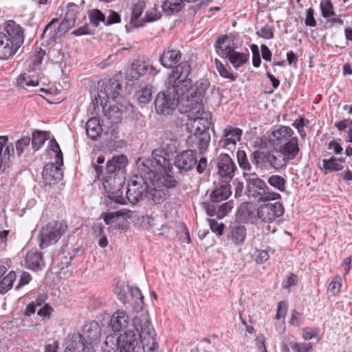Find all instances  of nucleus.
I'll return each instance as SVG.
<instances>
[{"label": "nucleus", "mask_w": 352, "mask_h": 352, "mask_svg": "<svg viewBox=\"0 0 352 352\" xmlns=\"http://www.w3.org/2000/svg\"><path fill=\"white\" fill-rule=\"evenodd\" d=\"M102 128L97 118H90L86 123V133L92 140H96L101 135Z\"/></svg>", "instance_id": "33"}, {"label": "nucleus", "mask_w": 352, "mask_h": 352, "mask_svg": "<svg viewBox=\"0 0 352 352\" xmlns=\"http://www.w3.org/2000/svg\"><path fill=\"white\" fill-rule=\"evenodd\" d=\"M80 342V339L70 341L65 352H96L95 348L90 345H83Z\"/></svg>", "instance_id": "39"}, {"label": "nucleus", "mask_w": 352, "mask_h": 352, "mask_svg": "<svg viewBox=\"0 0 352 352\" xmlns=\"http://www.w3.org/2000/svg\"><path fill=\"white\" fill-rule=\"evenodd\" d=\"M30 138L25 136L18 140L15 143L16 151L19 156H21L24 150L28 148L30 144Z\"/></svg>", "instance_id": "50"}, {"label": "nucleus", "mask_w": 352, "mask_h": 352, "mask_svg": "<svg viewBox=\"0 0 352 352\" xmlns=\"http://www.w3.org/2000/svg\"><path fill=\"white\" fill-rule=\"evenodd\" d=\"M201 108V104H198V110L197 111L199 116L194 118V125L195 127V131H197L201 133L207 132L209 133V129L211 125V114L208 112H201L200 113V109Z\"/></svg>", "instance_id": "27"}, {"label": "nucleus", "mask_w": 352, "mask_h": 352, "mask_svg": "<svg viewBox=\"0 0 352 352\" xmlns=\"http://www.w3.org/2000/svg\"><path fill=\"white\" fill-rule=\"evenodd\" d=\"M184 0H166L164 1L162 8L164 13L171 15L179 12L184 6Z\"/></svg>", "instance_id": "37"}, {"label": "nucleus", "mask_w": 352, "mask_h": 352, "mask_svg": "<svg viewBox=\"0 0 352 352\" xmlns=\"http://www.w3.org/2000/svg\"><path fill=\"white\" fill-rule=\"evenodd\" d=\"M127 291L130 292L129 300H131V304L135 312H140L142 310L144 306V296L140 289L137 287L126 286Z\"/></svg>", "instance_id": "31"}, {"label": "nucleus", "mask_w": 352, "mask_h": 352, "mask_svg": "<svg viewBox=\"0 0 352 352\" xmlns=\"http://www.w3.org/2000/svg\"><path fill=\"white\" fill-rule=\"evenodd\" d=\"M45 54V51L41 47L36 49L34 55L32 58V63L34 66H38L41 64L43 58Z\"/></svg>", "instance_id": "61"}, {"label": "nucleus", "mask_w": 352, "mask_h": 352, "mask_svg": "<svg viewBox=\"0 0 352 352\" xmlns=\"http://www.w3.org/2000/svg\"><path fill=\"white\" fill-rule=\"evenodd\" d=\"M25 263L28 268L35 272L42 270L45 266L43 253L38 250H31L26 253Z\"/></svg>", "instance_id": "22"}, {"label": "nucleus", "mask_w": 352, "mask_h": 352, "mask_svg": "<svg viewBox=\"0 0 352 352\" xmlns=\"http://www.w3.org/2000/svg\"><path fill=\"white\" fill-rule=\"evenodd\" d=\"M231 186L228 181L219 180L214 182V188L210 194L212 203H219L226 200L231 195Z\"/></svg>", "instance_id": "18"}, {"label": "nucleus", "mask_w": 352, "mask_h": 352, "mask_svg": "<svg viewBox=\"0 0 352 352\" xmlns=\"http://www.w3.org/2000/svg\"><path fill=\"white\" fill-rule=\"evenodd\" d=\"M314 11L312 8H309L307 10L305 25L309 27H315L316 25V21L314 16Z\"/></svg>", "instance_id": "63"}, {"label": "nucleus", "mask_w": 352, "mask_h": 352, "mask_svg": "<svg viewBox=\"0 0 352 352\" xmlns=\"http://www.w3.org/2000/svg\"><path fill=\"white\" fill-rule=\"evenodd\" d=\"M293 135L294 131L289 126H280L278 129L272 131L270 141L274 145L279 146L293 138Z\"/></svg>", "instance_id": "26"}, {"label": "nucleus", "mask_w": 352, "mask_h": 352, "mask_svg": "<svg viewBox=\"0 0 352 352\" xmlns=\"http://www.w3.org/2000/svg\"><path fill=\"white\" fill-rule=\"evenodd\" d=\"M289 346L291 349L295 352H309L313 348V344L311 342H290Z\"/></svg>", "instance_id": "47"}, {"label": "nucleus", "mask_w": 352, "mask_h": 352, "mask_svg": "<svg viewBox=\"0 0 352 352\" xmlns=\"http://www.w3.org/2000/svg\"><path fill=\"white\" fill-rule=\"evenodd\" d=\"M17 84L20 87L25 88L26 87H36L38 85V82L37 80L30 79L29 76H27L25 74H23L20 75L18 78Z\"/></svg>", "instance_id": "53"}, {"label": "nucleus", "mask_w": 352, "mask_h": 352, "mask_svg": "<svg viewBox=\"0 0 352 352\" xmlns=\"http://www.w3.org/2000/svg\"><path fill=\"white\" fill-rule=\"evenodd\" d=\"M79 7L74 3H69L67 6V10L65 13V17L69 19L70 21H74L76 22V14L78 12Z\"/></svg>", "instance_id": "58"}, {"label": "nucleus", "mask_w": 352, "mask_h": 352, "mask_svg": "<svg viewBox=\"0 0 352 352\" xmlns=\"http://www.w3.org/2000/svg\"><path fill=\"white\" fill-rule=\"evenodd\" d=\"M320 10L324 18H328L335 14L333 6L330 0L322 1L320 2Z\"/></svg>", "instance_id": "49"}, {"label": "nucleus", "mask_w": 352, "mask_h": 352, "mask_svg": "<svg viewBox=\"0 0 352 352\" xmlns=\"http://www.w3.org/2000/svg\"><path fill=\"white\" fill-rule=\"evenodd\" d=\"M161 13L156 9H151L148 10L143 19L142 22L145 24L146 22H153L160 19Z\"/></svg>", "instance_id": "55"}, {"label": "nucleus", "mask_w": 352, "mask_h": 352, "mask_svg": "<svg viewBox=\"0 0 352 352\" xmlns=\"http://www.w3.org/2000/svg\"><path fill=\"white\" fill-rule=\"evenodd\" d=\"M208 221L211 230L217 236H221L223 233L225 225L223 223H218L215 219H208Z\"/></svg>", "instance_id": "54"}, {"label": "nucleus", "mask_w": 352, "mask_h": 352, "mask_svg": "<svg viewBox=\"0 0 352 352\" xmlns=\"http://www.w3.org/2000/svg\"><path fill=\"white\" fill-rule=\"evenodd\" d=\"M233 208V202L232 201H227L219 206L217 212L218 218H223Z\"/></svg>", "instance_id": "56"}, {"label": "nucleus", "mask_w": 352, "mask_h": 352, "mask_svg": "<svg viewBox=\"0 0 352 352\" xmlns=\"http://www.w3.org/2000/svg\"><path fill=\"white\" fill-rule=\"evenodd\" d=\"M245 194L260 201L276 200L280 198L278 193L270 192L265 182L257 177L246 178Z\"/></svg>", "instance_id": "8"}, {"label": "nucleus", "mask_w": 352, "mask_h": 352, "mask_svg": "<svg viewBox=\"0 0 352 352\" xmlns=\"http://www.w3.org/2000/svg\"><path fill=\"white\" fill-rule=\"evenodd\" d=\"M258 219L257 209L248 202H243L240 204L236 212V220L241 223H254Z\"/></svg>", "instance_id": "14"}, {"label": "nucleus", "mask_w": 352, "mask_h": 352, "mask_svg": "<svg viewBox=\"0 0 352 352\" xmlns=\"http://www.w3.org/2000/svg\"><path fill=\"white\" fill-rule=\"evenodd\" d=\"M201 206L209 217H213L216 214V207L214 203L208 201L202 202Z\"/></svg>", "instance_id": "64"}, {"label": "nucleus", "mask_w": 352, "mask_h": 352, "mask_svg": "<svg viewBox=\"0 0 352 352\" xmlns=\"http://www.w3.org/2000/svg\"><path fill=\"white\" fill-rule=\"evenodd\" d=\"M101 336V328L98 322L91 320L84 325L81 333L74 334L70 341L80 339V342L83 345H90L95 348Z\"/></svg>", "instance_id": "11"}, {"label": "nucleus", "mask_w": 352, "mask_h": 352, "mask_svg": "<svg viewBox=\"0 0 352 352\" xmlns=\"http://www.w3.org/2000/svg\"><path fill=\"white\" fill-rule=\"evenodd\" d=\"M104 157L103 155H100L97 157L96 161H92V166L95 171V177L98 179H100L104 173L103 166L102 164L104 162Z\"/></svg>", "instance_id": "48"}, {"label": "nucleus", "mask_w": 352, "mask_h": 352, "mask_svg": "<svg viewBox=\"0 0 352 352\" xmlns=\"http://www.w3.org/2000/svg\"><path fill=\"white\" fill-rule=\"evenodd\" d=\"M4 35L13 43L21 47L24 42V29L14 20L6 21L4 27Z\"/></svg>", "instance_id": "17"}, {"label": "nucleus", "mask_w": 352, "mask_h": 352, "mask_svg": "<svg viewBox=\"0 0 352 352\" xmlns=\"http://www.w3.org/2000/svg\"><path fill=\"white\" fill-rule=\"evenodd\" d=\"M122 90L121 83L114 79L102 80L98 82L97 96H95L96 103L100 105L109 100H116L119 97Z\"/></svg>", "instance_id": "10"}, {"label": "nucleus", "mask_w": 352, "mask_h": 352, "mask_svg": "<svg viewBox=\"0 0 352 352\" xmlns=\"http://www.w3.org/2000/svg\"><path fill=\"white\" fill-rule=\"evenodd\" d=\"M155 151L161 152L160 155L166 160L167 164L160 167V165L155 164V163L154 162L152 163V166H151L152 168H150V170L153 172L155 177H151L152 179L151 184L152 186L163 188L168 191L169 188H175L177 182L173 175L165 173L166 168H168L170 166L168 155L162 149H155Z\"/></svg>", "instance_id": "7"}, {"label": "nucleus", "mask_w": 352, "mask_h": 352, "mask_svg": "<svg viewBox=\"0 0 352 352\" xmlns=\"http://www.w3.org/2000/svg\"><path fill=\"white\" fill-rule=\"evenodd\" d=\"M283 213L284 207L280 202L264 204L257 208L258 219L267 223L272 222Z\"/></svg>", "instance_id": "12"}, {"label": "nucleus", "mask_w": 352, "mask_h": 352, "mask_svg": "<svg viewBox=\"0 0 352 352\" xmlns=\"http://www.w3.org/2000/svg\"><path fill=\"white\" fill-rule=\"evenodd\" d=\"M216 52L221 57L228 58L235 68H239L245 64L249 58V54L236 52L226 34L219 36L214 43Z\"/></svg>", "instance_id": "6"}, {"label": "nucleus", "mask_w": 352, "mask_h": 352, "mask_svg": "<svg viewBox=\"0 0 352 352\" xmlns=\"http://www.w3.org/2000/svg\"><path fill=\"white\" fill-rule=\"evenodd\" d=\"M215 65L219 75L226 79L233 82L236 79V76L230 72V68L228 69L219 60L215 59Z\"/></svg>", "instance_id": "44"}, {"label": "nucleus", "mask_w": 352, "mask_h": 352, "mask_svg": "<svg viewBox=\"0 0 352 352\" xmlns=\"http://www.w3.org/2000/svg\"><path fill=\"white\" fill-rule=\"evenodd\" d=\"M210 141V135L209 133H201L195 130V133L190 135L186 140V145L192 151L197 148L200 153L204 151Z\"/></svg>", "instance_id": "16"}, {"label": "nucleus", "mask_w": 352, "mask_h": 352, "mask_svg": "<svg viewBox=\"0 0 352 352\" xmlns=\"http://www.w3.org/2000/svg\"><path fill=\"white\" fill-rule=\"evenodd\" d=\"M174 165L180 174H184L192 170L195 166L196 167L197 172L201 174L205 171L208 163L207 159L205 157H201L198 161L197 151L188 149L176 155Z\"/></svg>", "instance_id": "5"}, {"label": "nucleus", "mask_w": 352, "mask_h": 352, "mask_svg": "<svg viewBox=\"0 0 352 352\" xmlns=\"http://www.w3.org/2000/svg\"><path fill=\"white\" fill-rule=\"evenodd\" d=\"M182 53L180 50L176 49L167 48L164 50L160 57L161 65L167 69H173L177 67L176 64L180 60Z\"/></svg>", "instance_id": "23"}, {"label": "nucleus", "mask_w": 352, "mask_h": 352, "mask_svg": "<svg viewBox=\"0 0 352 352\" xmlns=\"http://www.w3.org/2000/svg\"><path fill=\"white\" fill-rule=\"evenodd\" d=\"M128 159L124 155L113 156L106 164L105 170L102 176V184L110 198L116 203L124 204V184L126 177V166Z\"/></svg>", "instance_id": "3"}, {"label": "nucleus", "mask_w": 352, "mask_h": 352, "mask_svg": "<svg viewBox=\"0 0 352 352\" xmlns=\"http://www.w3.org/2000/svg\"><path fill=\"white\" fill-rule=\"evenodd\" d=\"M114 292L122 303L125 305L130 302L129 296L127 295V289H126L124 285L117 284L114 288Z\"/></svg>", "instance_id": "45"}, {"label": "nucleus", "mask_w": 352, "mask_h": 352, "mask_svg": "<svg viewBox=\"0 0 352 352\" xmlns=\"http://www.w3.org/2000/svg\"><path fill=\"white\" fill-rule=\"evenodd\" d=\"M217 166L220 180L230 182L237 168L230 155L226 153L221 154L217 158Z\"/></svg>", "instance_id": "13"}, {"label": "nucleus", "mask_w": 352, "mask_h": 352, "mask_svg": "<svg viewBox=\"0 0 352 352\" xmlns=\"http://www.w3.org/2000/svg\"><path fill=\"white\" fill-rule=\"evenodd\" d=\"M102 107L104 117L110 122L111 124H118L122 121V111L117 106H109L108 111H106L107 103H104Z\"/></svg>", "instance_id": "35"}, {"label": "nucleus", "mask_w": 352, "mask_h": 352, "mask_svg": "<svg viewBox=\"0 0 352 352\" xmlns=\"http://www.w3.org/2000/svg\"><path fill=\"white\" fill-rule=\"evenodd\" d=\"M45 131H36L32 133V145L34 151L38 150L47 140Z\"/></svg>", "instance_id": "43"}, {"label": "nucleus", "mask_w": 352, "mask_h": 352, "mask_svg": "<svg viewBox=\"0 0 352 352\" xmlns=\"http://www.w3.org/2000/svg\"><path fill=\"white\" fill-rule=\"evenodd\" d=\"M341 277L340 275H336L333 280L329 283L327 289L331 292L333 295L338 294L341 289Z\"/></svg>", "instance_id": "52"}, {"label": "nucleus", "mask_w": 352, "mask_h": 352, "mask_svg": "<svg viewBox=\"0 0 352 352\" xmlns=\"http://www.w3.org/2000/svg\"><path fill=\"white\" fill-rule=\"evenodd\" d=\"M16 278V273L10 271L6 276L0 280V294H4L8 292L13 286V283Z\"/></svg>", "instance_id": "38"}, {"label": "nucleus", "mask_w": 352, "mask_h": 352, "mask_svg": "<svg viewBox=\"0 0 352 352\" xmlns=\"http://www.w3.org/2000/svg\"><path fill=\"white\" fill-rule=\"evenodd\" d=\"M129 323V316L122 309H118L115 311L109 323V326L114 332L120 331L125 329Z\"/></svg>", "instance_id": "25"}, {"label": "nucleus", "mask_w": 352, "mask_h": 352, "mask_svg": "<svg viewBox=\"0 0 352 352\" xmlns=\"http://www.w3.org/2000/svg\"><path fill=\"white\" fill-rule=\"evenodd\" d=\"M88 16L91 25L95 28L98 27L100 22L105 23V15L98 9L89 10Z\"/></svg>", "instance_id": "40"}, {"label": "nucleus", "mask_w": 352, "mask_h": 352, "mask_svg": "<svg viewBox=\"0 0 352 352\" xmlns=\"http://www.w3.org/2000/svg\"><path fill=\"white\" fill-rule=\"evenodd\" d=\"M267 183L280 192L285 190L286 180L282 176L272 175L268 177Z\"/></svg>", "instance_id": "41"}, {"label": "nucleus", "mask_w": 352, "mask_h": 352, "mask_svg": "<svg viewBox=\"0 0 352 352\" xmlns=\"http://www.w3.org/2000/svg\"><path fill=\"white\" fill-rule=\"evenodd\" d=\"M250 160L256 168L267 170L274 168L278 170L286 166L285 160L277 149L270 151L256 150L252 153Z\"/></svg>", "instance_id": "4"}, {"label": "nucleus", "mask_w": 352, "mask_h": 352, "mask_svg": "<svg viewBox=\"0 0 352 352\" xmlns=\"http://www.w3.org/2000/svg\"><path fill=\"white\" fill-rule=\"evenodd\" d=\"M50 147L54 153H56V163L58 166H61L63 164V157L61 152L59 144L55 139H52L50 141Z\"/></svg>", "instance_id": "51"}, {"label": "nucleus", "mask_w": 352, "mask_h": 352, "mask_svg": "<svg viewBox=\"0 0 352 352\" xmlns=\"http://www.w3.org/2000/svg\"><path fill=\"white\" fill-rule=\"evenodd\" d=\"M138 101L140 104H146L152 98L151 89L149 87H145L140 91L136 93Z\"/></svg>", "instance_id": "46"}, {"label": "nucleus", "mask_w": 352, "mask_h": 352, "mask_svg": "<svg viewBox=\"0 0 352 352\" xmlns=\"http://www.w3.org/2000/svg\"><path fill=\"white\" fill-rule=\"evenodd\" d=\"M247 230L244 226L238 225L230 228L227 234V238L229 241L236 246L242 245L245 240Z\"/></svg>", "instance_id": "28"}, {"label": "nucleus", "mask_w": 352, "mask_h": 352, "mask_svg": "<svg viewBox=\"0 0 352 352\" xmlns=\"http://www.w3.org/2000/svg\"><path fill=\"white\" fill-rule=\"evenodd\" d=\"M147 190L146 199L152 204H158L165 200L168 195V191L161 187L152 186Z\"/></svg>", "instance_id": "29"}, {"label": "nucleus", "mask_w": 352, "mask_h": 352, "mask_svg": "<svg viewBox=\"0 0 352 352\" xmlns=\"http://www.w3.org/2000/svg\"><path fill=\"white\" fill-rule=\"evenodd\" d=\"M144 8L145 3L143 1H139L133 6L130 21L131 23L135 28L144 26V23L142 22V20L140 21V23L138 21L139 17L142 15Z\"/></svg>", "instance_id": "36"}, {"label": "nucleus", "mask_w": 352, "mask_h": 352, "mask_svg": "<svg viewBox=\"0 0 352 352\" xmlns=\"http://www.w3.org/2000/svg\"><path fill=\"white\" fill-rule=\"evenodd\" d=\"M94 33V30H91L90 28V25L89 23H85V25L79 27L78 28L74 30L72 34L74 36H82V35H91Z\"/></svg>", "instance_id": "57"}, {"label": "nucleus", "mask_w": 352, "mask_h": 352, "mask_svg": "<svg viewBox=\"0 0 352 352\" xmlns=\"http://www.w3.org/2000/svg\"><path fill=\"white\" fill-rule=\"evenodd\" d=\"M19 48L20 47L4 35V32H0V59L8 60L13 56Z\"/></svg>", "instance_id": "24"}, {"label": "nucleus", "mask_w": 352, "mask_h": 352, "mask_svg": "<svg viewBox=\"0 0 352 352\" xmlns=\"http://www.w3.org/2000/svg\"><path fill=\"white\" fill-rule=\"evenodd\" d=\"M42 177L45 185L52 186L62 179L63 172L58 166L47 164L43 168Z\"/></svg>", "instance_id": "21"}, {"label": "nucleus", "mask_w": 352, "mask_h": 352, "mask_svg": "<svg viewBox=\"0 0 352 352\" xmlns=\"http://www.w3.org/2000/svg\"><path fill=\"white\" fill-rule=\"evenodd\" d=\"M236 158L238 161V164L241 169H243L245 173V176L246 175H250V173H247L248 171H250L252 169L251 165L248 161L247 157V155L244 151L239 150L236 152Z\"/></svg>", "instance_id": "42"}, {"label": "nucleus", "mask_w": 352, "mask_h": 352, "mask_svg": "<svg viewBox=\"0 0 352 352\" xmlns=\"http://www.w3.org/2000/svg\"><path fill=\"white\" fill-rule=\"evenodd\" d=\"M255 256H256L255 261H256V263H258V264H262V263H265L270 258L268 252L266 250H256Z\"/></svg>", "instance_id": "62"}, {"label": "nucleus", "mask_w": 352, "mask_h": 352, "mask_svg": "<svg viewBox=\"0 0 352 352\" xmlns=\"http://www.w3.org/2000/svg\"><path fill=\"white\" fill-rule=\"evenodd\" d=\"M160 153V151H153L151 159H144L142 162L139 160L137 162L138 173L131 179L126 192V197L130 203L135 204L146 199L152 181L151 177H155L153 172L150 170L152 168V163L154 162L160 167L167 164L166 160L158 155Z\"/></svg>", "instance_id": "2"}, {"label": "nucleus", "mask_w": 352, "mask_h": 352, "mask_svg": "<svg viewBox=\"0 0 352 352\" xmlns=\"http://www.w3.org/2000/svg\"><path fill=\"white\" fill-rule=\"evenodd\" d=\"M279 154L285 160L286 164L289 160H294L299 153L298 140L296 137H293L288 141L278 146Z\"/></svg>", "instance_id": "19"}, {"label": "nucleus", "mask_w": 352, "mask_h": 352, "mask_svg": "<svg viewBox=\"0 0 352 352\" xmlns=\"http://www.w3.org/2000/svg\"><path fill=\"white\" fill-rule=\"evenodd\" d=\"M256 34L261 38L265 39H272L274 38V32L272 28L268 25H265L262 27L258 31L256 32Z\"/></svg>", "instance_id": "59"}, {"label": "nucleus", "mask_w": 352, "mask_h": 352, "mask_svg": "<svg viewBox=\"0 0 352 352\" xmlns=\"http://www.w3.org/2000/svg\"><path fill=\"white\" fill-rule=\"evenodd\" d=\"M343 157H331L329 159L322 160V166L324 169V173L327 174L330 172L339 171L343 169L342 163L344 162Z\"/></svg>", "instance_id": "34"}, {"label": "nucleus", "mask_w": 352, "mask_h": 352, "mask_svg": "<svg viewBox=\"0 0 352 352\" xmlns=\"http://www.w3.org/2000/svg\"><path fill=\"white\" fill-rule=\"evenodd\" d=\"M302 337L305 340H309L317 336L318 329L317 328L305 327L303 328Z\"/></svg>", "instance_id": "60"}, {"label": "nucleus", "mask_w": 352, "mask_h": 352, "mask_svg": "<svg viewBox=\"0 0 352 352\" xmlns=\"http://www.w3.org/2000/svg\"><path fill=\"white\" fill-rule=\"evenodd\" d=\"M190 72L191 67L188 61L181 62L172 70L166 83V89L157 95L154 102L157 114L170 115L180 100L188 99V90L192 85V79L188 77Z\"/></svg>", "instance_id": "1"}, {"label": "nucleus", "mask_w": 352, "mask_h": 352, "mask_svg": "<svg viewBox=\"0 0 352 352\" xmlns=\"http://www.w3.org/2000/svg\"><path fill=\"white\" fill-rule=\"evenodd\" d=\"M209 85L210 82L206 78H201L197 80L193 87L192 84L191 85V87L189 89L188 91L190 89L192 91L190 94L191 98H194V101L196 102V104H198V100H201L205 95Z\"/></svg>", "instance_id": "32"}, {"label": "nucleus", "mask_w": 352, "mask_h": 352, "mask_svg": "<svg viewBox=\"0 0 352 352\" xmlns=\"http://www.w3.org/2000/svg\"><path fill=\"white\" fill-rule=\"evenodd\" d=\"M148 70L151 73L155 69L153 66L148 65L147 63L136 60L131 65L129 75L132 78L138 79L140 76L145 74Z\"/></svg>", "instance_id": "30"}, {"label": "nucleus", "mask_w": 352, "mask_h": 352, "mask_svg": "<svg viewBox=\"0 0 352 352\" xmlns=\"http://www.w3.org/2000/svg\"><path fill=\"white\" fill-rule=\"evenodd\" d=\"M67 226L63 222H50L43 227L38 234L39 247L45 249L56 243L65 233Z\"/></svg>", "instance_id": "9"}, {"label": "nucleus", "mask_w": 352, "mask_h": 352, "mask_svg": "<svg viewBox=\"0 0 352 352\" xmlns=\"http://www.w3.org/2000/svg\"><path fill=\"white\" fill-rule=\"evenodd\" d=\"M243 131L231 125L226 126L223 131L220 144L223 148H229L230 146H234L240 141Z\"/></svg>", "instance_id": "20"}, {"label": "nucleus", "mask_w": 352, "mask_h": 352, "mask_svg": "<svg viewBox=\"0 0 352 352\" xmlns=\"http://www.w3.org/2000/svg\"><path fill=\"white\" fill-rule=\"evenodd\" d=\"M58 21L56 18L51 20L48 23L43 32L41 35L42 38L48 37L49 38H53L58 33H65L75 24L74 21H71L66 17H64L63 21L59 24L58 28H55L54 25Z\"/></svg>", "instance_id": "15"}]
</instances>
